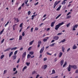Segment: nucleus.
Segmentation results:
<instances>
[{"instance_id":"1","label":"nucleus","mask_w":78,"mask_h":78,"mask_svg":"<svg viewBox=\"0 0 78 78\" xmlns=\"http://www.w3.org/2000/svg\"><path fill=\"white\" fill-rule=\"evenodd\" d=\"M71 68H73L74 69H77V66L76 65H69L68 67L67 68L68 72H70L71 70Z\"/></svg>"},{"instance_id":"2","label":"nucleus","mask_w":78,"mask_h":78,"mask_svg":"<svg viewBox=\"0 0 78 78\" xmlns=\"http://www.w3.org/2000/svg\"><path fill=\"white\" fill-rule=\"evenodd\" d=\"M63 24H64V22H62V23H59L58 25H57L55 26V29L56 30H58V28L60 27V26L62 25Z\"/></svg>"},{"instance_id":"3","label":"nucleus","mask_w":78,"mask_h":78,"mask_svg":"<svg viewBox=\"0 0 78 78\" xmlns=\"http://www.w3.org/2000/svg\"><path fill=\"white\" fill-rule=\"evenodd\" d=\"M14 19L15 20V23L19 22V20L18 18H14Z\"/></svg>"},{"instance_id":"4","label":"nucleus","mask_w":78,"mask_h":78,"mask_svg":"<svg viewBox=\"0 0 78 78\" xmlns=\"http://www.w3.org/2000/svg\"><path fill=\"white\" fill-rule=\"evenodd\" d=\"M59 37L58 36H54L53 39H54L55 41H58V39H59Z\"/></svg>"},{"instance_id":"5","label":"nucleus","mask_w":78,"mask_h":78,"mask_svg":"<svg viewBox=\"0 0 78 78\" xmlns=\"http://www.w3.org/2000/svg\"><path fill=\"white\" fill-rule=\"evenodd\" d=\"M44 50V46H43V48H41V49L40 51V53H43Z\"/></svg>"},{"instance_id":"6","label":"nucleus","mask_w":78,"mask_h":78,"mask_svg":"<svg viewBox=\"0 0 78 78\" xmlns=\"http://www.w3.org/2000/svg\"><path fill=\"white\" fill-rule=\"evenodd\" d=\"M42 67L43 69H46L47 68V65H45L44 66H43Z\"/></svg>"},{"instance_id":"7","label":"nucleus","mask_w":78,"mask_h":78,"mask_svg":"<svg viewBox=\"0 0 78 78\" xmlns=\"http://www.w3.org/2000/svg\"><path fill=\"white\" fill-rule=\"evenodd\" d=\"M55 22H52V23H51V27H54V25H55Z\"/></svg>"},{"instance_id":"8","label":"nucleus","mask_w":78,"mask_h":78,"mask_svg":"<svg viewBox=\"0 0 78 78\" xmlns=\"http://www.w3.org/2000/svg\"><path fill=\"white\" fill-rule=\"evenodd\" d=\"M12 58L13 60H15V59H16L17 58V55H14L12 56Z\"/></svg>"},{"instance_id":"9","label":"nucleus","mask_w":78,"mask_h":78,"mask_svg":"<svg viewBox=\"0 0 78 78\" xmlns=\"http://www.w3.org/2000/svg\"><path fill=\"white\" fill-rule=\"evenodd\" d=\"M27 55V53L26 52H25L23 54L22 56L23 58H25Z\"/></svg>"},{"instance_id":"10","label":"nucleus","mask_w":78,"mask_h":78,"mask_svg":"<svg viewBox=\"0 0 78 78\" xmlns=\"http://www.w3.org/2000/svg\"><path fill=\"white\" fill-rule=\"evenodd\" d=\"M37 16V14H36L35 15H33L31 16L32 18L31 20H34V17H36V16Z\"/></svg>"},{"instance_id":"11","label":"nucleus","mask_w":78,"mask_h":78,"mask_svg":"<svg viewBox=\"0 0 78 78\" xmlns=\"http://www.w3.org/2000/svg\"><path fill=\"white\" fill-rule=\"evenodd\" d=\"M60 64L61 66H62L63 64H64V60H62L60 61Z\"/></svg>"},{"instance_id":"12","label":"nucleus","mask_w":78,"mask_h":78,"mask_svg":"<svg viewBox=\"0 0 78 78\" xmlns=\"http://www.w3.org/2000/svg\"><path fill=\"white\" fill-rule=\"evenodd\" d=\"M73 48L74 50H75V49H76V48H77V47L76 46L75 44H74L73 47Z\"/></svg>"},{"instance_id":"13","label":"nucleus","mask_w":78,"mask_h":78,"mask_svg":"<svg viewBox=\"0 0 78 78\" xmlns=\"http://www.w3.org/2000/svg\"><path fill=\"white\" fill-rule=\"evenodd\" d=\"M62 5H60L59 7L56 9V11H59L60 10V9H61V8Z\"/></svg>"},{"instance_id":"14","label":"nucleus","mask_w":78,"mask_h":78,"mask_svg":"<svg viewBox=\"0 0 78 78\" xmlns=\"http://www.w3.org/2000/svg\"><path fill=\"white\" fill-rule=\"evenodd\" d=\"M55 73H56V72H55V69H53L52 71V73L51 74H50V75H52V74H54Z\"/></svg>"},{"instance_id":"15","label":"nucleus","mask_w":78,"mask_h":78,"mask_svg":"<svg viewBox=\"0 0 78 78\" xmlns=\"http://www.w3.org/2000/svg\"><path fill=\"white\" fill-rule=\"evenodd\" d=\"M46 38H46H44L43 40V41H44V42H46V41H47V40H48V39L49 37H47Z\"/></svg>"},{"instance_id":"16","label":"nucleus","mask_w":78,"mask_h":78,"mask_svg":"<svg viewBox=\"0 0 78 78\" xmlns=\"http://www.w3.org/2000/svg\"><path fill=\"white\" fill-rule=\"evenodd\" d=\"M62 53L60 52L59 53V55H58L59 58H61L62 56Z\"/></svg>"},{"instance_id":"17","label":"nucleus","mask_w":78,"mask_h":78,"mask_svg":"<svg viewBox=\"0 0 78 78\" xmlns=\"http://www.w3.org/2000/svg\"><path fill=\"white\" fill-rule=\"evenodd\" d=\"M16 25H17L16 24H15V25H13V30H15V29H16V28H15V27H16Z\"/></svg>"},{"instance_id":"18","label":"nucleus","mask_w":78,"mask_h":78,"mask_svg":"<svg viewBox=\"0 0 78 78\" xmlns=\"http://www.w3.org/2000/svg\"><path fill=\"white\" fill-rule=\"evenodd\" d=\"M12 54H13V52H11L10 53L9 55V56L10 58L12 55Z\"/></svg>"},{"instance_id":"19","label":"nucleus","mask_w":78,"mask_h":78,"mask_svg":"<svg viewBox=\"0 0 78 78\" xmlns=\"http://www.w3.org/2000/svg\"><path fill=\"white\" fill-rule=\"evenodd\" d=\"M27 68V66H24L22 69V71H23H23H24V70H25V69H26Z\"/></svg>"},{"instance_id":"20","label":"nucleus","mask_w":78,"mask_h":78,"mask_svg":"<svg viewBox=\"0 0 78 78\" xmlns=\"http://www.w3.org/2000/svg\"><path fill=\"white\" fill-rule=\"evenodd\" d=\"M11 48H9L8 49H7L5 50H4V51L5 52V51H9V50H11Z\"/></svg>"},{"instance_id":"21","label":"nucleus","mask_w":78,"mask_h":78,"mask_svg":"<svg viewBox=\"0 0 78 78\" xmlns=\"http://www.w3.org/2000/svg\"><path fill=\"white\" fill-rule=\"evenodd\" d=\"M67 65V62H65L63 66V67H64Z\"/></svg>"},{"instance_id":"22","label":"nucleus","mask_w":78,"mask_h":78,"mask_svg":"<svg viewBox=\"0 0 78 78\" xmlns=\"http://www.w3.org/2000/svg\"><path fill=\"white\" fill-rule=\"evenodd\" d=\"M17 49L16 47L15 48H11V50H15Z\"/></svg>"},{"instance_id":"23","label":"nucleus","mask_w":78,"mask_h":78,"mask_svg":"<svg viewBox=\"0 0 78 78\" xmlns=\"http://www.w3.org/2000/svg\"><path fill=\"white\" fill-rule=\"evenodd\" d=\"M22 39V35H20L19 38V40H21Z\"/></svg>"},{"instance_id":"24","label":"nucleus","mask_w":78,"mask_h":78,"mask_svg":"<svg viewBox=\"0 0 78 78\" xmlns=\"http://www.w3.org/2000/svg\"><path fill=\"white\" fill-rule=\"evenodd\" d=\"M61 16V14L59 15L57 17L55 18V19H58V18Z\"/></svg>"},{"instance_id":"25","label":"nucleus","mask_w":78,"mask_h":78,"mask_svg":"<svg viewBox=\"0 0 78 78\" xmlns=\"http://www.w3.org/2000/svg\"><path fill=\"white\" fill-rule=\"evenodd\" d=\"M29 54H30L31 55H33L34 54V52L33 51H30L29 52Z\"/></svg>"},{"instance_id":"26","label":"nucleus","mask_w":78,"mask_h":78,"mask_svg":"<svg viewBox=\"0 0 78 78\" xmlns=\"http://www.w3.org/2000/svg\"><path fill=\"white\" fill-rule=\"evenodd\" d=\"M33 42H34V40H33L32 41L30 42V45H32V44H33Z\"/></svg>"},{"instance_id":"27","label":"nucleus","mask_w":78,"mask_h":78,"mask_svg":"<svg viewBox=\"0 0 78 78\" xmlns=\"http://www.w3.org/2000/svg\"><path fill=\"white\" fill-rule=\"evenodd\" d=\"M62 50L63 52H64V50H65V48L64 47H62Z\"/></svg>"},{"instance_id":"28","label":"nucleus","mask_w":78,"mask_h":78,"mask_svg":"<svg viewBox=\"0 0 78 78\" xmlns=\"http://www.w3.org/2000/svg\"><path fill=\"white\" fill-rule=\"evenodd\" d=\"M66 3V2L63 1V2H62V5H65Z\"/></svg>"},{"instance_id":"29","label":"nucleus","mask_w":78,"mask_h":78,"mask_svg":"<svg viewBox=\"0 0 78 78\" xmlns=\"http://www.w3.org/2000/svg\"><path fill=\"white\" fill-rule=\"evenodd\" d=\"M9 23V21H8L6 23L5 25V27H6L8 25Z\"/></svg>"},{"instance_id":"30","label":"nucleus","mask_w":78,"mask_h":78,"mask_svg":"<svg viewBox=\"0 0 78 78\" xmlns=\"http://www.w3.org/2000/svg\"><path fill=\"white\" fill-rule=\"evenodd\" d=\"M57 5V4L56 3H55L54 4V7L53 8L54 9L55 8V7H56V6Z\"/></svg>"},{"instance_id":"31","label":"nucleus","mask_w":78,"mask_h":78,"mask_svg":"<svg viewBox=\"0 0 78 78\" xmlns=\"http://www.w3.org/2000/svg\"><path fill=\"white\" fill-rule=\"evenodd\" d=\"M18 51L17 50L15 51L14 53V55H16Z\"/></svg>"},{"instance_id":"32","label":"nucleus","mask_w":78,"mask_h":78,"mask_svg":"<svg viewBox=\"0 0 78 78\" xmlns=\"http://www.w3.org/2000/svg\"><path fill=\"white\" fill-rule=\"evenodd\" d=\"M31 55H30V54H28L27 57L28 59H29V58H30V57H31Z\"/></svg>"},{"instance_id":"33","label":"nucleus","mask_w":78,"mask_h":78,"mask_svg":"<svg viewBox=\"0 0 78 78\" xmlns=\"http://www.w3.org/2000/svg\"><path fill=\"white\" fill-rule=\"evenodd\" d=\"M4 56H5V55H2L1 56V59H2L3 58H4Z\"/></svg>"},{"instance_id":"34","label":"nucleus","mask_w":78,"mask_h":78,"mask_svg":"<svg viewBox=\"0 0 78 78\" xmlns=\"http://www.w3.org/2000/svg\"><path fill=\"white\" fill-rule=\"evenodd\" d=\"M55 43H52V44L50 45V46L51 47H53L55 45Z\"/></svg>"},{"instance_id":"35","label":"nucleus","mask_w":78,"mask_h":78,"mask_svg":"<svg viewBox=\"0 0 78 78\" xmlns=\"http://www.w3.org/2000/svg\"><path fill=\"white\" fill-rule=\"evenodd\" d=\"M36 73V72L35 70H34L33 72H32V75H34V73Z\"/></svg>"},{"instance_id":"36","label":"nucleus","mask_w":78,"mask_h":78,"mask_svg":"<svg viewBox=\"0 0 78 78\" xmlns=\"http://www.w3.org/2000/svg\"><path fill=\"white\" fill-rule=\"evenodd\" d=\"M23 25V23H22L20 24V28H22Z\"/></svg>"},{"instance_id":"37","label":"nucleus","mask_w":78,"mask_h":78,"mask_svg":"<svg viewBox=\"0 0 78 78\" xmlns=\"http://www.w3.org/2000/svg\"><path fill=\"white\" fill-rule=\"evenodd\" d=\"M46 54H47V55H49L50 56H51V54H50L48 52H47L46 53Z\"/></svg>"},{"instance_id":"38","label":"nucleus","mask_w":78,"mask_h":78,"mask_svg":"<svg viewBox=\"0 0 78 78\" xmlns=\"http://www.w3.org/2000/svg\"><path fill=\"white\" fill-rule=\"evenodd\" d=\"M62 34V33H60L58 34L57 36H59V35H61V34Z\"/></svg>"},{"instance_id":"39","label":"nucleus","mask_w":78,"mask_h":78,"mask_svg":"<svg viewBox=\"0 0 78 78\" xmlns=\"http://www.w3.org/2000/svg\"><path fill=\"white\" fill-rule=\"evenodd\" d=\"M67 19H70V18H71V16H68L66 17Z\"/></svg>"},{"instance_id":"40","label":"nucleus","mask_w":78,"mask_h":78,"mask_svg":"<svg viewBox=\"0 0 78 78\" xmlns=\"http://www.w3.org/2000/svg\"><path fill=\"white\" fill-rule=\"evenodd\" d=\"M4 31V29H3L2 31H1L0 33V34H2V33Z\"/></svg>"},{"instance_id":"41","label":"nucleus","mask_w":78,"mask_h":78,"mask_svg":"<svg viewBox=\"0 0 78 78\" xmlns=\"http://www.w3.org/2000/svg\"><path fill=\"white\" fill-rule=\"evenodd\" d=\"M61 41H62V43H63V42H64L66 41V39H64L62 40Z\"/></svg>"},{"instance_id":"42","label":"nucleus","mask_w":78,"mask_h":78,"mask_svg":"<svg viewBox=\"0 0 78 78\" xmlns=\"http://www.w3.org/2000/svg\"><path fill=\"white\" fill-rule=\"evenodd\" d=\"M70 24V23H69L68 24H67L66 26H67V27H69Z\"/></svg>"},{"instance_id":"43","label":"nucleus","mask_w":78,"mask_h":78,"mask_svg":"<svg viewBox=\"0 0 78 78\" xmlns=\"http://www.w3.org/2000/svg\"><path fill=\"white\" fill-rule=\"evenodd\" d=\"M73 31H75V30H76L75 27L74 26L73 27Z\"/></svg>"},{"instance_id":"44","label":"nucleus","mask_w":78,"mask_h":78,"mask_svg":"<svg viewBox=\"0 0 78 78\" xmlns=\"http://www.w3.org/2000/svg\"><path fill=\"white\" fill-rule=\"evenodd\" d=\"M25 31H24L23 32V33H22V36H25Z\"/></svg>"},{"instance_id":"45","label":"nucleus","mask_w":78,"mask_h":78,"mask_svg":"<svg viewBox=\"0 0 78 78\" xmlns=\"http://www.w3.org/2000/svg\"><path fill=\"white\" fill-rule=\"evenodd\" d=\"M4 41H5V39H3L1 43V44H3V42H4Z\"/></svg>"},{"instance_id":"46","label":"nucleus","mask_w":78,"mask_h":78,"mask_svg":"<svg viewBox=\"0 0 78 78\" xmlns=\"http://www.w3.org/2000/svg\"><path fill=\"white\" fill-rule=\"evenodd\" d=\"M58 1L57 2V1H56L55 3H56V4L57 5V4H58V3H59V2H60V1Z\"/></svg>"},{"instance_id":"47","label":"nucleus","mask_w":78,"mask_h":78,"mask_svg":"<svg viewBox=\"0 0 78 78\" xmlns=\"http://www.w3.org/2000/svg\"><path fill=\"white\" fill-rule=\"evenodd\" d=\"M30 62L29 63H28V62L26 63V65L27 66H29V65H30Z\"/></svg>"},{"instance_id":"48","label":"nucleus","mask_w":78,"mask_h":78,"mask_svg":"<svg viewBox=\"0 0 78 78\" xmlns=\"http://www.w3.org/2000/svg\"><path fill=\"white\" fill-rule=\"evenodd\" d=\"M18 72V71L17 70H16V72L14 73V75H15L16 74H17V73Z\"/></svg>"},{"instance_id":"49","label":"nucleus","mask_w":78,"mask_h":78,"mask_svg":"<svg viewBox=\"0 0 78 78\" xmlns=\"http://www.w3.org/2000/svg\"><path fill=\"white\" fill-rule=\"evenodd\" d=\"M6 72H7V70H5L4 71L3 74H5V73H6Z\"/></svg>"},{"instance_id":"50","label":"nucleus","mask_w":78,"mask_h":78,"mask_svg":"<svg viewBox=\"0 0 78 78\" xmlns=\"http://www.w3.org/2000/svg\"><path fill=\"white\" fill-rule=\"evenodd\" d=\"M78 25L76 24V25H75L74 27H75L76 28H77V27H78Z\"/></svg>"},{"instance_id":"51","label":"nucleus","mask_w":78,"mask_h":78,"mask_svg":"<svg viewBox=\"0 0 78 78\" xmlns=\"http://www.w3.org/2000/svg\"><path fill=\"white\" fill-rule=\"evenodd\" d=\"M28 16H29V15H30V14H31V12L30 11H29L28 12Z\"/></svg>"},{"instance_id":"52","label":"nucleus","mask_w":78,"mask_h":78,"mask_svg":"<svg viewBox=\"0 0 78 78\" xmlns=\"http://www.w3.org/2000/svg\"><path fill=\"white\" fill-rule=\"evenodd\" d=\"M41 41H38V44H41Z\"/></svg>"},{"instance_id":"53","label":"nucleus","mask_w":78,"mask_h":78,"mask_svg":"<svg viewBox=\"0 0 78 78\" xmlns=\"http://www.w3.org/2000/svg\"><path fill=\"white\" fill-rule=\"evenodd\" d=\"M28 0H27L26 2H25L26 5H27V3L28 2Z\"/></svg>"},{"instance_id":"54","label":"nucleus","mask_w":78,"mask_h":78,"mask_svg":"<svg viewBox=\"0 0 78 78\" xmlns=\"http://www.w3.org/2000/svg\"><path fill=\"white\" fill-rule=\"evenodd\" d=\"M39 30V28H38L37 27H35V30Z\"/></svg>"},{"instance_id":"55","label":"nucleus","mask_w":78,"mask_h":78,"mask_svg":"<svg viewBox=\"0 0 78 78\" xmlns=\"http://www.w3.org/2000/svg\"><path fill=\"white\" fill-rule=\"evenodd\" d=\"M31 49V47H30L28 48V51H30Z\"/></svg>"},{"instance_id":"56","label":"nucleus","mask_w":78,"mask_h":78,"mask_svg":"<svg viewBox=\"0 0 78 78\" xmlns=\"http://www.w3.org/2000/svg\"><path fill=\"white\" fill-rule=\"evenodd\" d=\"M16 68H13V71H14V72H15V71H16Z\"/></svg>"},{"instance_id":"57","label":"nucleus","mask_w":78,"mask_h":78,"mask_svg":"<svg viewBox=\"0 0 78 78\" xmlns=\"http://www.w3.org/2000/svg\"><path fill=\"white\" fill-rule=\"evenodd\" d=\"M19 62H20V58H19L18 60L17 61V63H19Z\"/></svg>"},{"instance_id":"58","label":"nucleus","mask_w":78,"mask_h":78,"mask_svg":"<svg viewBox=\"0 0 78 78\" xmlns=\"http://www.w3.org/2000/svg\"><path fill=\"white\" fill-rule=\"evenodd\" d=\"M33 28L32 27L31 29V32H33Z\"/></svg>"},{"instance_id":"59","label":"nucleus","mask_w":78,"mask_h":78,"mask_svg":"<svg viewBox=\"0 0 78 78\" xmlns=\"http://www.w3.org/2000/svg\"><path fill=\"white\" fill-rule=\"evenodd\" d=\"M39 76H40L39 75L37 74V75L36 78H38V77H39Z\"/></svg>"},{"instance_id":"60","label":"nucleus","mask_w":78,"mask_h":78,"mask_svg":"<svg viewBox=\"0 0 78 78\" xmlns=\"http://www.w3.org/2000/svg\"><path fill=\"white\" fill-rule=\"evenodd\" d=\"M71 13L70 12H69L66 15V16H69V14H70Z\"/></svg>"},{"instance_id":"61","label":"nucleus","mask_w":78,"mask_h":78,"mask_svg":"<svg viewBox=\"0 0 78 78\" xmlns=\"http://www.w3.org/2000/svg\"><path fill=\"white\" fill-rule=\"evenodd\" d=\"M69 50H70V48H69L67 50V51L68 52Z\"/></svg>"},{"instance_id":"62","label":"nucleus","mask_w":78,"mask_h":78,"mask_svg":"<svg viewBox=\"0 0 78 78\" xmlns=\"http://www.w3.org/2000/svg\"><path fill=\"white\" fill-rule=\"evenodd\" d=\"M25 5V4L24 3H23L22 5H21V6H22L23 7L24 6V5Z\"/></svg>"},{"instance_id":"63","label":"nucleus","mask_w":78,"mask_h":78,"mask_svg":"<svg viewBox=\"0 0 78 78\" xmlns=\"http://www.w3.org/2000/svg\"><path fill=\"white\" fill-rule=\"evenodd\" d=\"M47 60V58H44V61H45L46 60Z\"/></svg>"},{"instance_id":"64","label":"nucleus","mask_w":78,"mask_h":78,"mask_svg":"<svg viewBox=\"0 0 78 78\" xmlns=\"http://www.w3.org/2000/svg\"><path fill=\"white\" fill-rule=\"evenodd\" d=\"M76 73H78V70H76L75 71Z\"/></svg>"}]
</instances>
